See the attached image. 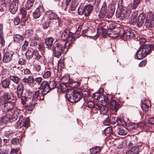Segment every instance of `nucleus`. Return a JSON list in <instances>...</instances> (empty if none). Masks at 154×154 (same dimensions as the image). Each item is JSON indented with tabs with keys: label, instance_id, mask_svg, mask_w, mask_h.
Segmentation results:
<instances>
[{
	"label": "nucleus",
	"instance_id": "obj_41",
	"mask_svg": "<svg viewBox=\"0 0 154 154\" xmlns=\"http://www.w3.org/2000/svg\"><path fill=\"white\" fill-rule=\"evenodd\" d=\"M34 3L28 0L25 5L26 8L28 9L31 8L33 5Z\"/></svg>",
	"mask_w": 154,
	"mask_h": 154
},
{
	"label": "nucleus",
	"instance_id": "obj_30",
	"mask_svg": "<svg viewBox=\"0 0 154 154\" xmlns=\"http://www.w3.org/2000/svg\"><path fill=\"white\" fill-rule=\"evenodd\" d=\"M100 151V147H96L92 148L90 149V152L91 154H96Z\"/></svg>",
	"mask_w": 154,
	"mask_h": 154
},
{
	"label": "nucleus",
	"instance_id": "obj_16",
	"mask_svg": "<svg viewBox=\"0 0 154 154\" xmlns=\"http://www.w3.org/2000/svg\"><path fill=\"white\" fill-rule=\"evenodd\" d=\"M10 99V97H8V95L7 94H4L0 98V106H1L2 105L3 107L4 104L7 103L8 100Z\"/></svg>",
	"mask_w": 154,
	"mask_h": 154
},
{
	"label": "nucleus",
	"instance_id": "obj_14",
	"mask_svg": "<svg viewBox=\"0 0 154 154\" xmlns=\"http://www.w3.org/2000/svg\"><path fill=\"white\" fill-rule=\"evenodd\" d=\"M40 91L38 90L35 92H33L32 94L31 97L30 98L33 101H38L41 99H40V97L41 96V94L39 95Z\"/></svg>",
	"mask_w": 154,
	"mask_h": 154
},
{
	"label": "nucleus",
	"instance_id": "obj_23",
	"mask_svg": "<svg viewBox=\"0 0 154 154\" xmlns=\"http://www.w3.org/2000/svg\"><path fill=\"white\" fill-rule=\"evenodd\" d=\"M10 82L8 79H5L2 81L1 85L3 88H6L9 87Z\"/></svg>",
	"mask_w": 154,
	"mask_h": 154
},
{
	"label": "nucleus",
	"instance_id": "obj_56",
	"mask_svg": "<svg viewBox=\"0 0 154 154\" xmlns=\"http://www.w3.org/2000/svg\"><path fill=\"white\" fill-rule=\"evenodd\" d=\"M28 44L29 42L28 41H25L24 44L23 45L22 47V49L23 50H25L26 49L28 45Z\"/></svg>",
	"mask_w": 154,
	"mask_h": 154
},
{
	"label": "nucleus",
	"instance_id": "obj_25",
	"mask_svg": "<svg viewBox=\"0 0 154 154\" xmlns=\"http://www.w3.org/2000/svg\"><path fill=\"white\" fill-rule=\"evenodd\" d=\"M71 0H66L62 2V8L64 11H66L69 9V5Z\"/></svg>",
	"mask_w": 154,
	"mask_h": 154
},
{
	"label": "nucleus",
	"instance_id": "obj_21",
	"mask_svg": "<svg viewBox=\"0 0 154 154\" xmlns=\"http://www.w3.org/2000/svg\"><path fill=\"white\" fill-rule=\"evenodd\" d=\"M34 78L32 76H29L28 78H24L22 79V82L27 84H30L33 83Z\"/></svg>",
	"mask_w": 154,
	"mask_h": 154
},
{
	"label": "nucleus",
	"instance_id": "obj_20",
	"mask_svg": "<svg viewBox=\"0 0 154 154\" xmlns=\"http://www.w3.org/2000/svg\"><path fill=\"white\" fill-rule=\"evenodd\" d=\"M134 35V33L130 30H126L124 32L123 37L124 39H129L132 38Z\"/></svg>",
	"mask_w": 154,
	"mask_h": 154
},
{
	"label": "nucleus",
	"instance_id": "obj_8",
	"mask_svg": "<svg viewBox=\"0 0 154 154\" xmlns=\"http://www.w3.org/2000/svg\"><path fill=\"white\" fill-rule=\"evenodd\" d=\"M73 91L74 90L73 89H69L67 91L66 94V97L68 100L71 103L76 102L73 94Z\"/></svg>",
	"mask_w": 154,
	"mask_h": 154
},
{
	"label": "nucleus",
	"instance_id": "obj_61",
	"mask_svg": "<svg viewBox=\"0 0 154 154\" xmlns=\"http://www.w3.org/2000/svg\"><path fill=\"white\" fill-rule=\"evenodd\" d=\"M110 121L109 117L106 118L104 121L103 123L105 125H108L110 124Z\"/></svg>",
	"mask_w": 154,
	"mask_h": 154
},
{
	"label": "nucleus",
	"instance_id": "obj_29",
	"mask_svg": "<svg viewBox=\"0 0 154 154\" xmlns=\"http://www.w3.org/2000/svg\"><path fill=\"white\" fill-rule=\"evenodd\" d=\"M117 125H119L120 126H122L124 127L126 125V123L123 119L121 117H117Z\"/></svg>",
	"mask_w": 154,
	"mask_h": 154
},
{
	"label": "nucleus",
	"instance_id": "obj_51",
	"mask_svg": "<svg viewBox=\"0 0 154 154\" xmlns=\"http://www.w3.org/2000/svg\"><path fill=\"white\" fill-rule=\"evenodd\" d=\"M141 108L146 112L148 110L149 107L145 104H143L141 106Z\"/></svg>",
	"mask_w": 154,
	"mask_h": 154
},
{
	"label": "nucleus",
	"instance_id": "obj_27",
	"mask_svg": "<svg viewBox=\"0 0 154 154\" xmlns=\"http://www.w3.org/2000/svg\"><path fill=\"white\" fill-rule=\"evenodd\" d=\"M117 133L120 135H125L128 133V131L125 129L118 128L116 131Z\"/></svg>",
	"mask_w": 154,
	"mask_h": 154
},
{
	"label": "nucleus",
	"instance_id": "obj_32",
	"mask_svg": "<svg viewBox=\"0 0 154 154\" xmlns=\"http://www.w3.org/2000/svg\"><path fill=\"white\" fill-rule=\"evenodd\" d=\"M29 119L28 117L25 118V119L23 120V124L24 127L25 128V129L27 128L29 126Z\"/></svg>",
	"mask_w": 154,
	"mask_h": 154
},
{
	"label": "nucleus",
	"instance_id": "obj_31",
	"mask_svg": "<svg viewBox=\"0 0 154 154\" xmlns=\"http://www.w3.org/2000/svg\"><path fill=\"white\" fill-rule=\"evenodd\" d=\"M108 34L109 37L114 38H117L119 35L118 32L115 31H111L110 33H108Z\"/></svg>",
	"mask_w": 154,
	"mask_h": 154
},
{
	"label": "nucleus",
	"instance_id": "obj_7",
	"mask_svg": "<svg viewBox=\"0 0 154 154\" xmlns=\"http://www.w3.org/2000/svg\"><path fill=\"white\" fill-rule=\"evenodd\" d=\"M15 106V103L11 102H8L4 104L2 107L3 111L6 112L13 113L14 111V107Z\"/></svg>",
	"mask_w": 154,
	"mask_h": 154
},
{
	"label": "nucleus",
	"instance_id": "obj_44",
	"mask_svg": "<svg viewBox=\"0 0 154 154\" xmlns=\"http://www.w3.org/2000/svg\"><path fill=\"white\" fill-rule=\"evenodd\" d=\"M117 121V117L112 116L110 122L112 125H114L116 124Z\"/></svg>",
	"mask_w": 154,
	"mask_h": 154
},
{
	"label": "nucleus",
	"instance_id": "obj_33",
	"mask_svg": "<svg viewBox=\"0 0 154 154\" xmlns=\"http://www.w3.org/2000/svg\"><path fill=\"white\" fill-rule=\"evenodd\" d=\"M105 106L104 104H103L102 106H100L97 105H96L95 107L96 109L98 110H100V112L103 111H105V112L106 111L105 110L106 107Z\"/></svg>",
	"mask_w": 154,
	"mask_h": 154
},
{
	"label": "nucleus",
	"instance_id": "obj_26",
	"mask_svg": "<svg viewBox=\"0 0 154 154\" xmlns=\"http://www.w3.org/2000/svg\"><path fill=\"white\" fill-rule=\"evenodd\" d=\"M73 94L76 102H78L82 99V95H81L80 93L75 92L74 91L73 92Z\"/></svg>",
	"mask_w": 154,
	"mask_h": 154
},
{
	"label": "nucleus",
	"instance_id": "obj_35",
	"mask_svg": "<svg viewBox=\"0 0 154 154\" xmlns=\"http://www.w3.org/2000/svg\"><path fill=\"white\" fill-rule=\"evenodd\" d=\"M137 15L136 14L131 17V20L130 21V23L134 25L137 23Z\"/></svg>",
	"mask_w": 154,
	"mask_h": 154
},
{
	"label": "nucleus",
	"instance_id": "obj_47",
	"mask_svg": "<svg viewBox=\"0 0 154 154\" xmlns=\"http://www.w3.org/2000/svg\"><path fill=\"white\" fill-rule=\"evenodd\" d=\"M34 56L37 60H39L41 57V56L38 53L37 50H34Z\"/></svg>",
	"mask_w": 154,
	"mask_h": 154
},
{
	"label": "nucleus",
	"instance_id": "obj_43",
	"mask_svg": "<svg viewBox=\"0 0 154 154\" xmlns=\"http://www.w3.org/2000/svg\"><path fill=\"white\" fill-rule=\"evenodd\" d=\"M97 104H95L92 101H90L88 103V107L90 108H95V106L97 105Z\"/></svg>",
	"mask_w": 154,
	"mask_h": 154
},
{
	"label": "nucleus",
	"instance_id": "obj_59",
	"mask_svg": "<svg viewBox=\"0 0 154 154\" xmlns=\"http://www.w3.org/2000/svg\"><path fill=\"white\" fill-rule=\"evenodd\" d=\"M11 142L13 144H16L19 143V140L18 138H15L12 139Z\"/></svg>",
	"mask_w": 154,
	"mask_h": 154
},
{
	"label": "nucleus",
	"instance_id": "obj_36",
	"mask_svg": "<svg viewBox=\"0 0 154 154\" xmlns=\"http://www.w3.org/2000/svg\"><path fill=\"white\" fill-rule=\"evenodd\" d=\"M69 77L68 75L63 76L61 79V81L63 83L66 84L69 81Z\"/></svg>",
	"mask_w": 154,
	"mask_h": 154
},
{
	"label": "nucleus",
	"instance_id": "obj_22",
	"mask_svg": "<svg viewBox=\"0 0 154 154\" xmlns=\"http://www.w3.org/2000/svg\"><path fill=\"white\" fill-rule=\"evenodd\" d=\"M79 0H72L71 6L69 8V10L74 11L78 6Z\"/></svg>",
	"mask_w": 154,
	"mask_h": 154
},
{
	"label": "nucleus",
	"instance_id": "obj_52",
	"mask_svg": "<svg viewBox=\"0 0 154 154\" xmlns=\"http://www.w3.org/2000/svg\"><path fill=\"white\" fill-rule=\"evenodd\" d=\"M19 64L21 65H25L26 63V60L24 58L21 57L20 58L18 61Z\"/></svg>",
	"mask_w": 154,
	"mask_h": 154
},
{
	"label": "nucleus",
	"instance_id": "obj_42",
	"mask_svg": "<svg viewBox=\"0 0 154 154\" xmlns=\"http://www.w3.org/2000/svg\"><path fill=\"white\" fill-rule=\"evenodd\" d=\"M80 85V83L77 82H73L70 83V85H71V87L76 88L78 86H79Z\"/></svg>",
	"mask_w": 154,
	"mask_h": 154
},
{
	"label": "nucleus",
	"instance_id": "obj_24",
	"mask_svg": "<svg viewBox=\"0 0 154 154\" xmlns=\"http://www.w3.org/2000/svg\"><path fill=\"white\" fill-rule=\"evenodd\" d=\"M34 50L32 49H28L26 53V57L28 59H30L34 56Z\"/></svg>",
	"mask_w": 154,
	"mask_h": 154
},
{
	"label": "nucleus",
	"instance_id": "obj_34",
	"mask_svg": "<svg viewBox=\"0 0 154 154\" xmlns=\"http://www.w3.org/2000/svg\"><path fill=\"white\" fill-rule=\"evenodd\" d=\"M14 38L15 42L19 43L23 40V37L20 35L17 34L14 36Z\"/></svg>",
	"mask_w": 154,
	"mask_h": 154
},
{
	"label": "nucleus",
	"instance_id": "obj_10",
	"mask_svg": "<svg viewBox=\"0 0 154 154\" xmlns=\"http://www.w3.org/2000/svg\"><path fill=\"white\" fill-rule=\"evenodd\" d=\"M14 53L12 51L6 52L3 57V61L5 63L9 62L12 58Z\"/></svg>",
	"mask_w": 154,
	"mask_h": 154
},
{
	"label": "nucleus",
	"instance_id": "obj_18",
	"mask_svg": "<svg viewBox=\"0 0 154 154\" xmlns=\"http://www.w3.org/2000/svg\"><path fill=\"white\" fill-rule=\"evenodd\" d=\"M140 152L138 146H134L131 148L126 153V154H137Z\"/></svg>",
	"mask_w": 154,
	"mask_h": 154
},
{
	"label": "nucleus",
	"instance_id": "obj_62",
	"mask_svg": "<svg viewBox=\"0 0 154 154\" xmlns=\"http://www.w3.org/2000/svg\"><path fill=\"white\" fill-rule=\"evenodd\" d=\"M35 81L38 84H40L42 82V79L41 77H38L35 79Z\"/></svg>",
	"mask_w": 154,
	"mask_h": 154
},
{
	"label": "nucleus",
	"instance_id": "obj_4",
	"mask_svg": "<svg viewBox=\"0 0 154 154\" xmlns=\"http://www.w3.org/2000/svg\"><path fill=\"white\" fill-rule=\"evenodd\" d=\"M72 35L70 34V32L67 30L64 31L61 34L60 40L64 41H66L65 44V47H68V48L70 46L72 39Z\"/></svg>",
	"mask_w": 154,
	"mask_h": 154
},
{
	"label": "nucleus",
	"instance_id": "obj_40",
	"mask_svg": "<svg viewBox=\"0 0 154 154\" xmlns=\"http://www.w3.org/2000/svg\"><path fill=\"white\" fill-rule=\"evenodd\" d=\"M59 88L60 89L61 91L62 92H64L66 91V92L69 89H71V88H67L66 87V86L64 84H63L62 85H61V86H60V88Z\"/></svg>",
	"mask_w": 154,
	"mask_h": 154
},
{
	"label": "nucleus",
	"instance_id": "obj_64",
	"mask_svg": "<svg viewBox=\"0 0 154 154\" xmlns=\"http://www.w3.org/2000/svg\"><path fill=\"white\" fill-rule=\"evenodd\" d=\"M146 63V61L145 60H143L141 61L139 64V66L140 67H143L144 66Z\"/></svg>",
	"mask_w": 154,
	"mask_h": 154
},
{
	"label": "nucleus",
	"instance_id": "obj_39",
	"mask_svg": "<svg viewBox=\"0 0 154 154\" xmlns=\"http://www.w3.org/2000/svg\"><path fill=\"white\" fill-rule=\"evenodd\" d=\"M12 134L10 131H5L4 133V136L7 137L8 138H10L12 137Z\"/></svg>",
	"mask_w": 154,
	"mask_h": 154
},
{
	"label": "nucleus",
	"instance_id": "obj_5",
	"mask_svg": "<svg viewBox=\"0 0 154 154\" xmlns=\"http://www.w3.org/2000/svg\"><path fill=\"white\" fill-rule=\"evenodd\" d=\"M93 9V6L90 5H86L84 7H79L78 9L79 15H84L87 17L89 15Z\"/></svg>",
	"mask_w": 154,
	"mask_h": 154
},
{
	"label": "nucleus",
	"instance_id": "obj_38",
	"mask_svg": "<svg viewBox=\"0 0 154 154\" xmlns=\"http://www.w3.org/2000/svg\"><path fill=\"white\" fill-rule=\"evenodd\" d=\"M48 87L50 90L54 88L56 86V83L54 81H52L50 82L48 84Z\"/></svg>",
	"mask_w": 154,
	"mask_h": 154
},
{
	"label": "nucleus",
	"instance_id": "obj_46",
	"mask_svg": "<svg viewBox=\"0 0 154 154\" xmlns=\"http://www.w3.org/2000/svg\"><path fill=\"white\" fill-rule=\"evenodd\" d=\"M6 10L5 4L3 3L0 5V11L1 12H4Z\"/></svg>",
	"mask_w": 154,
	"mask_h": 154
},
{
	"label": "nucleus",
	"instance_id": "obj_17",
	"mask_svg": "<svg viewBox=\"0 0 154 154\" xmlns=\"http://www.w3.org/2000/svg\"><path fill=\"white\" fill-rule=\"evenodd\" d=\"M48 17L51 20H57L58 23L61 21V19L59 17L58 15L54 13L49 11L48 12Z\"/></svg>",
	"mask_w": 154,
	"mask_h": 154
},
{
	"label": "nucleus",
	"instance_id": "obj_28",
	"mask_svg": "<svg viewBox=\"0 0 154 154\" xmlns=\"http://www.w3.org/2000/svg\"><path fill=\"white\" fill-rule=\"evenodd\" d=\"M9 78L14 83L17 84L19 83L20 79L17 76L13 75H10Z\"/></svg>",
	"mask_w": 154,
	"mask_h": 154
},
{
	"label": "nucleus",
	"instance_id": "obj_60",
	"mask_svg": "<svg viewBox=\"0 0 154 154\" xmlns=\"http://www.w3.org/2000/svg\"><path fill=\"white\" fill-rule=\"evenodd\" d=\"M106 13L105 12L100 11L99 14V17L100 18L103 19L105 16Z\"/></svg>",
	"mask_w": 154,
	"mask_h": 154
},
{
	"label": "nucleus",
	"instance_id": "obj_19",
	"mask_svg": "<svg viewBox=\"0 0 154 154\" xmlns=\"http://www.w3.org/2000/svg\"><path fill=\"white\" fill-rule=\"evenodd\" d=\"M54 41V39L52 37H48L45 39V43L46 46V48H50L53 44Z\"/></svg>",
	"mask_w": 154,
	"mask_h": 154
},
{
	"label": "nucleus",
	"instance_id": "obj_6",
	"mask_svg": "<svg viewBox=\"0 0 154 154\" xmlns=\"http://www.w3.org/2000/svg\"><path fill=\"white\" fill-rule=\"evenodd\" d=\"M48 86V84L47 82L45 81H42L40 87V89L42 90L41 96L40 97V99L44 100L45 95L49 92L50 89Z\"/></svg>",
	"mask_w": 154,
	"mask_h": 154
},
{
	"label": "nucleus",
	"instance_id": "obj_63",
	"mask_svg": "<svg viewBox=\"0 0 154 154\" xmlns=\"http://www.w3.org/2000/svg\"><path fill=\"white\" fill-rule=\"evenodd\" d=\"M14 21L15 25H18L20 22V19L18 17H16L14 19Z\"/></svg>",
	"mask_w": 154,
	"mask_h": 154
},
{
	"label": "nucleus",
	"instance_id": "obj_48",
	"mask_svg": "<svg viewBox=\"0 0 154 154\" xmlns=\"http://www.w3.org/2000/svg\"><path fill=\"white\" fill-rule=\"evenodd\" d=\"M93 97L96 100H101V96L99 93H96L93 95Z\"/></svg>",
	"mask_w": 154,
	"mask_h": 154
},
{
	"label": "nucleus",
	"instance_id": "obj_45",
	"mask_svg": "<svg viewBox=\"0 0 154 154\" xmlns=\"http://www.w3.org/2000/svg\"><path fill=\"white\" fill-rule=\"evenodd\" d=\"M51 75V73L50 71H46L43 75V77L45 79L49 78Z\"/></svg>",
	"mask_w": 154,
	"mask_h": 154
},
{
	"label": "nucleus",
	"instance_id": "obj_55",
	"mask_svg": "<svg viewBox=\"0 0 154 154\" xmlns=\"http://www.w3.org/2000/svg\"><path fill=\"white\" fill-rule=\"evenodd\" d=\"M50 25L49 21V20H47L43 24V27L44 29H47Z\"/></svg>",
	"mask_w": 154,
	"mask_h": 154
},
{
	"label": "nucleus",
	"instance_id": "obj_50",
	"mask_svg": "<svg viewBox=\"0 0 154 154\" xmlns=\"http://www.w3.org/2000/svg\"><path fill=\"white\" fill-rule=\"evenodd\" d=\"M20 12L22 14V17L23 18H25L26 17V10L23 9H21L20 10Z\"/></svg>",
	"mask_w": 154,
	"mask_h": 154
},
{
	"label": "nucleus",
	"instance_id": "obj_3",
	"mask_svg": "<svg viewBox=\"0 0 154 154\" xmlns=\"http://www.w3.org/2000/svg\"><path fill=\"white\" fill-rule=\"evenodd\" d=\"M67 47L64 46L63 45L60 43H57L54 45L52 47V51L54 56L59 58L61 55L64 49Z\"/></svg>",
	"mask_w": 154,
	"mask_h": 154
},
{
	"label": "nucleus",
	"instance_id": "obj_49",
	"mask_svg": "<svg viewBox=\"0 0 154 154\" xmlns=\"http://www.w3.org/2000/svg\"><path fill=\"white\" fill-rule=\"evenodd\" d=\"M106 9L107 6L106 3L105 2H104L103 5L102 6L100 11L106 13Z\"/></svg>",
	"mask_w": 154,
	"mask_h": 154
},
{
	"label": "nucleus",
	"instance_id": "obj_1",
	"mask_svg": "<svg viewBox=\"0 0 154 154\" xmlns=\"http://www.w3.org/2000/svg\"><path fill=\"white\" fill-rule=\"evenodd\" d=\"M101 103L107 106L110 104V108L114 112H116L122 106V103L121 102H117L112 100L110 96L107 95H101Z\"/></svg>",
	"mask_w": 154,
	"mask_h": 154
},
{
	"label": "nucleus",
	"instance_id": "obj_13",
	"mask_svg": "<svg viewBox=\"0 0 154 154\" xmlns=\"http://www.w3.org/2000/svg\"><path fill=\"white\" fill-rule=\"evenodd\" d=\"M11 115L7 114L0 118V124L2 125L4 124L7 123L10 120Z\"/></svg>",
	"mask_w": 154,
	"mask_h": 154
},
{
	"label": "nucleus",
	"instance_id": "obj_15",
	"mask_svg": "<svg viewBox=\"0 0 154 154\" xmlns=\"http://www.w3.org/2000/svg\"><path fill=\"white\" fill-rule=\"evenodd\" d=\"M24 90V86L22 84H18L17 86V91L16 93L17 94L18 98H20L22 95Z\"/></svg>",
	"mask_w": 154,
	"mask_h": 154
},
{
	"label": "nucleus",
	"instance_id": "obj_37",
	"mask_svg": "<svg viewBox=\"0 0 154 154\" xmlns=\"http://www.w3.org/2000/svg\"><path fill=\"white\" fill-rule=\"evenodd\" d=\"M142 0H134L133 4L132 6L133 9H135L138 5Z\"/></svg>",
	"mask_w": 154,
	"mask_h": 154
},
{
	"label": "nucleus",
	"instance_id": "obj_2",
	"mask_svg": "<svg viewBox=\"0 0 154 154\" xmlns=\"http://www.w3.org/2000/svg\"><path fill=\"white\" fill-rule=\"evenodd\" d=\"M151 47L148 45H142L136 52L137 57L138 60H141L145 57L150 54Z\"/></svg>",
	"mask_w": 154,
	"mask_h": 154
},
{
	"label": "nucleus",
	"instance_id": "obj_9",
	"mask_svg": "<svg viewBox=\"0 0 154 154\" xmlns=\"http://www.w3.org/2000/svg\"><path fill=\"white\" fill-rule=\"evenodd\" d=\"M19 3L13 0L9 7V11L13 14H14L17 11L18 8Z\"/></svg>",
	"mask_w": 154,
	"mask_h": 154
},
{
	"label": "nucleus",
	"instance_id": "obj_54",
	"mask_svg": "<svg viewBox=\"0 0 154 154\" xmlns=\"http://www.w3.org/2000/svg\"><path fill=\"white\" fill-rule=\"evenodd\" d=\"M34 70L37 72H39L41 70V66L39 65H35L34 66Z\"/></svg>",
	"mask_w": 154,
	"mask_h": 154
},
{
	"label": "nucleus",
	"instance_id": "obj_11",
	"mask_svg": "<svg viewBox=\"0 0 154 154\" xmlns=\"http://www.w3.org/2000/svg\"><path fill=\"white\" fill-rule=\"evenodd\" d=\"M44 12V9L42 6H39L36 9L35 11L33 13V15L35 18L37 19L40 17Z\"/></svg>",
	"mask_w": 154,
	"mask_h": 154
},
{
	"label": "nucleus",
	"instance_id": "obj_58",
	"mask_svg": "<svg viewBox=\"0 0 154 154\" xmlns=\"http://www.w3.org/2000/svg\"><path fill=\"white\" fill-rule=\"evenodd\" d=\"M82 94L84 97H88L89 95V92L85 90H82Z\"/></svg>",
	"mask_w": 154,
	"mask_h": 154
},
{
	"label": "nucleus",
	"instance_id": "obj_57",
	"mask_svg": "<svg viewBox=\"0 0 154 154\" xmlns=\"http://www.w3.org/2000/svg\"><path fill=\"white\" fill-rule=\"evenodd\" d=\"M37 104V103H35L33 104H31L30 105L28 108V110L29 111H32L33 108L35 107V105Z\"/></svg>",
	"mask_w": 154,
	"mask_h": 154
},
{
	"label": "nucleus",
	"instance_id": "obj_53",
	"mask_svg": "<svg viewBox=\"0 0 154 154\" xmlns=\"http://www.w3.org/2000/svg\"><path fill=\"white\" fill-rule=\"evenodd\" d=\"M21 97L20 98H21V103L23 105H25L27 99L26 97L24 96H23L22 95Z\"/></svg>",
	"mask_w": 154,
	"mask_h": 154
},
{
	"label": "nucleus",
	"instance_id": "obj_12",
	"mask_svg": "<svg viewBox=\"0 0 154 154\" xmlns=\"http://www.w3.org/2000/svg\"><path fill=\"white\" fill-rule=\"evenodd\" d=\"M145 18V14L144 13H141L138 17L137 21V26L139 27H141L144 23Z\"/></svg>",
	"mask_w": 154,
	"mask_h": 154
}]
</instances>
